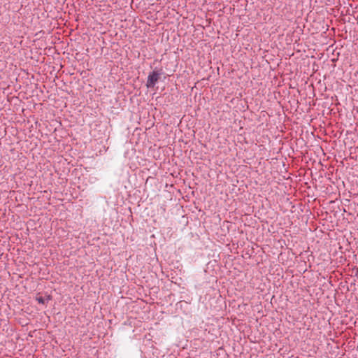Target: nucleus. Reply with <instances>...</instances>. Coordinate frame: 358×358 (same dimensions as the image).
<instances>
[{
    "label": "nucleus",
    "instance_id": "f257e3e1",
    "mask_svg": "<svg viewBox=\"0 0 358 358\" xmlns=\"http://www.w3.org/2000/svg\"><path fill=\"white\" fill-rule=\"evenodd\" d=\"M162 73V69L155 70L150 72L148 76L146 86L148 88H152L160 78Z\"/></svg>",
    "mask_w": 358,
    "mask_h": 358
},
{
    "label": "nucleus",
    "instance_id": "f03ea898",
    "mask_svg": "<svg viewBox=\"0 0 358 358\" xmlns=\"http://www.w3.org/2000/svg\"><path fill=\"white\" fill-rule=\"evenodd\" d=\"M36 300L38 301V303L44 305L47 303L49 301L52 300V296L48 294L46 295L45 297L36 296Z\"/></svg>",
    "mask_w": 358,
    "mask_h": 358
}]
</instances>
